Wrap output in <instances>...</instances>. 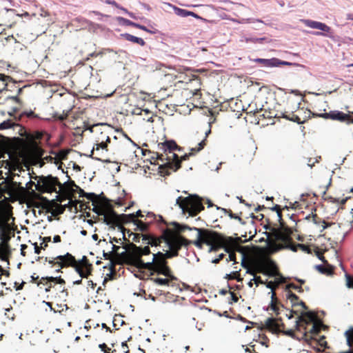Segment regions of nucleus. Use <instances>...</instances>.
I'll list each match as a JSON object with an SVG mask.
<instances>
[{
  "label": "nucleus",
  "instance_id": "e2e57ef3",
  "mask_svg": "<svg viewBox=\"0 0 353 353\" xmlns=\"http://www.w3.org/2000/svg\"><path fill=\"white\" fill-rule=\"evenodd\" d=\"M74 187L77 188L80 197H84L85 196L87 192H85L83 189L77 185Z\"/></svg>",
  "mask_w": 353,
  "mask_h": 353
},
{
  "label": "nucleus",
  "instance_id": "c03bdc74",
  "mask_svg": "<svg viewBox=\"0 0 353 353\" xmlns=\"http://www.w3.org/2000/svg\"><path fill=\"white\" fill-rule=\"evenodd\" d=\"M315 255L323 263H327V261L323 256V252L320 250L318 247H315L314 249Z\"/></svg>",
  "mask_w": 353,
  "mask_h": 353
},
{
  "label": "nucleus",
  "instance_id": "0e129e2a",
  "mask_svg": "<svg viewBox=\"0 0 353 353\" xmlns=\"http://www.w3.org/2000/svg\"><path fill=\"white\" fill-rule=\"evenodd\" d=\"M290 208L294 209V210L301 209V205H300L299 202H298V201H295L294 203H291Z\"/></svg>",
  "mask_w": 353,
  "mask_h": 353
},
{
  "label": "nucleus",
  "instance_id": "a18cd8bd",
  "mask_svg": "<svg viewBox=\"0 0 353 353\" xmlns=\"http://www.w3.org/2000/svg\"><path fill=\"white\" fill-rule=\"evenodd\" d=\"M46 303L47 305H48L50 307V310L53 311L54 313H56V312L61 313L63 310V307L66 306V305H57V306L58 307H57V309H56L55 307H52V303L46 302Z\"/></svg>",
  "mask_w": 353,
  "mask_h": 353
},
{
  "label": "nucleus",
  "instance_id": "412c9836",
  "mask_svg": "<svg viewBox=\"0 0 353 353\" xmlns=\"http://www.w3.org/2000/svg\"><path fill=\"white\" fill-rule=\"evenodd\" d=\"M81 201L79 200H73L72 199H69V201L67 204L61 205L56 203L54 201H52V206L55 208L54 212H52V214L54 216L61 214L65 212L67 208L72 209V208L74 207L77 208V204L79 203Z\"/></svg>",
  "mask_w": 353,
  "mask_h": 353
},
{
  "label": "nucleus",
  "instance_id": "c756f323",
  "mask_svg": "<svg viewBox=\"0 0 353 353\" xmlns=\"http://www.w3.org/2000/svg\"><path fill=\"white\" fill-rule=\"evenodd\" d=\"M256 61L265 67H277L278 59H257Z\"/></svg>",
  "mask_w": 353,
  "mask_h": 353
},
{
  "label": "nucleus",
  "instance_id": "37998d69",
  "mask_svg": "<svg viewBox=\"0 0 353 353\" xmlns=\"http://www.w3.org/2000/svg\"><path fill=\"white\" fill-rule=\"evenodd\" d=\"M254 268H256V273H261L265 275V274H268L265 272V268H267L266 263H258L254 265Z\"/></svg>",
  "mask_w": 353,
  "mask_h": 353
},
{
  "label": "nucleus",
  "instance_id": "ea45409f",
  "mask_svg": "<svg viewBox=\"0 0 353 353\" xmlns=\"http://www.w3.org/2000/svg\"><path fill=\"white\" fill-rule=\"evenodd\" d=\"M134 225H137V228L141 231V232H146L148 230V228H149V224L148 223H144L141 220H137L136 221V223H134Z\"/></svg>",
  "mask_w": 353,
  "mask_h": 353
},
{
  "label": "nucleus",
  "instance_id": "bf43d9fd",
  "mask_svg": "<svg viewBox=\"0 0 353 353\" xmlns=\"http://www.w3.org/2000/svg\"><path fill=\"white\" fill-rule=\"evenodd\" d=\"M253 280L256 286H259V285H260V284L265 285V283H266V282H265L263 280H262V279L260 276H255L254 277Z\"/></svg>",
  "mask_w": 353,
  "mask_h": 353
},
{
  "label": "nucleus",
  "instance_id": "1a4fd4ad",
  "mask_svg": "<svg viewBox=\"0 0 353 353\" xmlns=\"http://www.w3.org/2000/svg\"><path fill=\"white\" fill-rule=\"evenodd\" d=\"M34 179L37 181L35 188L41 194L57 192V187L61 185L58 177L51 174L36 176Z\"/></svg>",
  "mask_w": 353,
  "mask_h": 353
},
{
  "label": "nucleus",
  "instance_id": "a211bd4d",
  "mask_svg": "<svg viewBox=\"0 0 353 353\" xmlns=\"http://www.w3.org/2000/svg\"><path fill=\"white\" fill-rule=\"evenodd\" d=\"M68 185H71L72 186H76V183L74 181H70L68 182L64 183L63 184L61 183V186H58L59 190H57V193H59V195L56 196V200L57 201H59L60 203H62L66 199H72L73 194L75 192V190L73 188H68Z\"/></svg>",
  "mask_w": 353,
  "mask_h": 353
},
{
  "label": "nucleus",
  "instance_id": "f3484780",
  "mask_svg": "<svg viewBox=\"0 0 353 353\" xmlns=\"http://www.w3.org/2000/svg\"><path fill=\"white\" fill-rule=\"evenodd\" d=\"M92 270V265L86 256H83L81 260H76L75 271L81 278H88L91 274Z\"/></svg>",
  "mask_w": 353,
  "mask_h": 353
},
{
  "label": "nucleus",
  "instance_id": "3c124183",
  "mask_svg": "<svg viewBox=\"0 0 353 353\" xmlns=\"http://www.w3.org/2000/svg\"><path fill=\"white\" fill-rule=\"evenodd\" d=\"M50 281H52L54 285L59 283L64 285L65 283L64 279H63L61 276L59 277H53V276H49Z\"/></svg>",
  "mask_w": 353,
  "mask_h": 353
},
{
  "label": "nucleus",
  "instance_id": "473e14b6",
  "mask_svg": "<svg viewBox=\"0 0 353 353\" xmlns=\"http://www.w3.org/2000/svg\"><path fill=\"white\" fill-rule=\"evenodd\" d=\"M123 37L128 41H131L132 43H137L141 46H144L145 45V42L141 38L135 37L130 34H123Z\"/></svg>",
  "mask_w": 353,
  "mask_h": 353
},
{
  "label": "nucleus",
  "instance_id": "052dcab7",
  "mask_svg": "<svg viewBox=\"0 0 353 353\" xmlns=\"http://www.w3.org/2000/svg\"><path fill=\"white\" fill-rule=\"evenodd\" d=\"M230 278L232 279H236L238 281H240L242 280L240 278V273L238 271H235V272H232V274L230 275Z\"/></svg>",
  "mask_w": 353,
  "mask_h": 353
},
{
  "label": "nucleus",
  "instance_id": "5701e85b",
  "mask_svg": "<svg viewBox=\"0 0 353 353\" xmlns=\"http://www.w3.org/2000/svg\"><path fill=\"white\" fill-rule=\"evenodd\" d=\"M12 78L9 76H6L2 74H0V105L3 103V94L5 90L10 86V83H11V86L14 85V83L11 82Z\"/></svg>",
  "mask_w": 353,
  "mask_h": 353
},
{
  "label": "nucleus",
  "instance_id": "dca6fc26",
  "mask_svg": "<svg viewBox=\"0 0 353 353\" xmlns=\"http://www.w3.org/2000/svg\"><path fill=\"white\" fill-rule=\"evenodd\" d=\"M8 89L7 88L3 94L4 97L5 103L7 108L3 110V112H6L8 114L12 115V114L17 113L21 107V100L17 96H11L8 94Z\"/></svg>",
  "mask_w": 353,
  "mask_h": 353
},
{
  "label": "nucleus",
  "instance_id": "7ed1b4c3",
  "mask_svg": "<svg viewBox=\"0 0 353 353\" xmlns=\"http://www.w3.org/2000/svg\"><path fill=\"white\" fill-rule=\"evenodd\" d=\"M21 182L10 181L8 177L3 176L0 170V232L4 239H8V233L14 230L13 216V207L10 203L13 201L11 198L14 194V187L23 188Z\"/></svg>",
  "mask_w": 353,
  "mask_h": 353
},
{
  "label": "nucleus",
  "instance_id": "2f4dec72",
  "mask_svg": "<svg viewBox=\"0 0 353 353\" xmlns=\"http://www.w3.org/2000/svg\"><path fill=\"white\" fill-rule=\"evenodd\" d=\"M173 225H174V229H175V231H174L173 230H172L175 234H179V235H181V232H185L186 230H195L198 232V231L196 230V229H198L197 228H190L189 226L186 225H180L177 223H173Z\"/></svg>",
  "mask_w": 353,
  "mask_h": 353
},
{
  "label": "nucleus",
  "instance_id": "680f3d73",
  "mask_svg": "<svg viewBox=\"0 0 353 353\" xmlns=\"http://www.w3.org/2000/svg\"><path fill=\"white\" fill-rule=\"evenodd\" d=\"M319 162V159H312V158H309L308 160H307V165L310 168H312L316 163H318Z\"/></svg>",
  "mask_w": 353,
  "mask_h": 353
},
{
  "label": "nucleus",
  "instance_id": "b1692460",
  "mask_svg": "<svg viewBox=\"0 0 353 353\" xmlns=\"http://www.w3.org/2000/svg\"><path fill=\"white\" fill-rule=\"evenodd\" d=\"M303 23L307 27H310V28H314V29L321 30L325 32H329L331 30L330 27L327 26L325 23H323L319 22V21L307 19V20H304Z\"/></svg>",
  "mask_w": 353,
  "mask_h": 353
},
{
  "label": "nucleus",
  "instance_id": "774afa93",
  "mask_svg": "<svg viewBox=\"0 0 353 353\" xmlns=\"http://www.w3.org/2000/svg\"><path fill=\"white\" fill-rule=\"evenodd\" d=\"M272 210L276 211L277 214L281 213V211H282V209L280 205H275L274 207L271 208Z\"/></svg>",
  "mask_w": 353,
  "mask_h": 353
},
{
  "label": "nucleus",
  "instance_id": "de8ad7c7",
  "mask_svg": "<svg viewBox=\"0 0 353 353\" xmlns=\"http://www.w3.org/2000/svg\"><path fill=\"white\" fill-rule=\"evenodd\" d=\"M4 310H5V315L7 316V317L8 319H10L13 320L14 319V314H12V313L11 314V312L12 310V305H9L8 306L5 307Z\"/></svg>",
  "mask_w": 353,
  "mask_h": 353
},
{
  "label": "nucleus",
  "instance_id": "423d86ee",
  "mask_svg": "<svg viewBox=\"0 0 353 353\" xmlns=\"http://www.w3.org/2000/svg\"><path fill=\"white\" fill-rule=\"evenodd\" d=\"M290 233L289 234H285L280 231L277 232L276 234V240L279 242H269L268 245L270 252L274 253L281 250L289 249L294 252L301 250L305 253H312V249L310 245L294 243L292 238L290 236Z\"/></svg>",
  "mask_w": 353,
  "mask_h": 353
},
{
  "label": "nucleus",
  "instance_id": "2eb2a0df",
  "mask_svg": "<svg viewBox=\"0 0 353 353\" xmlns=\"http://www.w3.org/2000/svg\"><path fill=\"white\" fill-rule=\"evenodd\" d=\"M321 117L326 119L337 121L347 125L353 124V112L350 111L348 113H344L339 110H332L323 114Z\"/></svg>",
  "mask_w": 353,
  "mask_h": 353
},
{
  "label": "nucleus",
  "instance_id": "39448f33",
  "mask_svg": "<svg viewBox=\"0 0 353 353\" xmlns=\"http://www.w3.org/2000/svg\"><path fill=\"white\" fill-rule=\"evenodd\" d=\"M77 130H81L82 132L89 130L94 134V147L91 153L94 154V150H99L100 148L108 150V144L110 143L113 128L106 123H97L90 126L88 123L83 122L82 127H77Z\"/></svg>",
  "mask_w": 353,
  "mask_h": 353
},
{
  "label": "nucleus",
  "instance_id": "f8f14e48",
  "mask_svg": "<svg viewBox=\"0 0 353 353\" xmlns=\"http://www.w3.org/2000/svg\"><path fill=\"white\" fill-rule=\"evenodd\" d=\"M316 321V314L312 312H302L295 321L296 331L301 334V337L307 336V327Z\"/></svg>",
  "mask_w": 353,
  "mask_h": 353
},
{
  "label": "nucleus",
  "instance_id": "72a5a7b5",
  "mask_svg": "<svg viewBox=\"0 0 353 353\" xmlns=\"http://www.w3.org/2000/svg\"><path fill=\"white\" fill-rule=\"evenodd\" d=\"M285 297L288 300L290 301L292 307L298 306V303L299 302V297L294 293H293L292 291H288V292H285Z\"/></svg>",
  "mask_w": 353,
  "mask_h": 353
},
{
  "label": "nucleus",
  "instance_id": "6e6552de",
  "mask_svg": "<svg viewBox=\"0 0 353 353\" xmlns=\"http://www.w3.org/2000/svg\"><path fill=\"white\" fill-rule=\"evenodd\" d=\"M176 204L184 213L194 216L204 209L201 199L197 195H190L187 197L179 196Z\"/></svg>",
  "mask_w": 353,
  "mask_h": 353
},
{
  "label": "nucleus",
  "instance_id": "603ef678",
  "mask_svg": "<svg viewBox=\"0 0 353 353\" xmlns=\"http://www.w3.org/2000/svg\"><path fill=\"white\" fill-rule=\"evenodd\" d=\"M49 281H50L49 276L42 277L37 283V285L38 287L41 288V285L45 286L46 285H48V283H50Z\"/></svg>",
  "mask_w": 353,
  "mask_h": 353
},
{
  "label": "nucleus",
  "instance_id": "8fccbe9b",
  "mask_svg": "<svg viewBox=\"0 0 353 353\" xmlns=\"http://www.w3.org/2000/svg\"><path fill=\"white\" fill-rule=\"evenodd\" d=\"M326 199L330 201L332 203H340L341 205H344L345 203V202L347 201V199H343L340 200L339 199H336L332 196H328L327 199Z\"/></svg>",
  "mask_w": 353,
  "mask_h": 353
},
{
  "label": "nucleus",
  "instance_id": "4c0bfd02",
  "mask_svg": "<svg viewBox=\"0 0 353 353\" xmlns=\"http://www.w3.org/2000/svg\"><path fill=\"white\" fill-rule=\"evenodd\" d=\"M84 197H85L87 199H88L92 202V205H94L93 208H96V207H97V209L100 208L97 205L99 196L96 194L86 193V194Z\"/></svg>",
  "mask_w": 353,
  "mask_h": 353
},
{
  "label": "nucleus",
  "instance_id": "0eeeda50",
  "mask_svg": "<svg viewBox=\"0 0 353 353\" xmlns=\"http://www.w3.org/2000/svg\"><path fill=\"white\" fill-rule=\"evenodd\" d=\"M98 215H103V222L110 225V228L114 229L115 227H118L119 230L122 232V239L124 241H127L125 237V231L127 230L123 226V224L128 223L131 218V216H126L125 214H117V212L112 208H93L92 210Z\"/></svg>",
  "mask_w": 353,
  "mask_h": 353
},
{
  "label": "nucleus",
  "instance_id": "f704fd0d",
  "mask_svg": "<svg viewBox=\"0 0 353 353\" xmlns=\"http://www.w3.org/2000/svg\"><path fill=\"white\" fill-rule=\"evenodd\" d=\"M37 183H34V182L32 181H29L26 184V188L29 190H31V194H32L35 198H37V199H41V200H45L46 201H48L47 200L46 198L43 197V196H41L39 194L35 192V191L34 190H32V185H36Z\"/></svg>",
  "mask_w": 353,
  "mask_h": 353
},
{
  "label": "nucleus",
  "instance_id": "e433bc0d",
  "mask_svg": "<svg viewBox=\"0 0 353 353\" xmlns=\"http://www.w3.org/2000/svg\"><path fill=\"white\" fill-rule=\"evenodd\" d=\"M292 290H296L299 293H302L303 292V289L301 285H297L293 283L287 284L284 288L285 292H288V291H292Z\"/></svg>",
  "mask_w": 353,
  "mask_h": 353
},
{
  "label": "nucleus",
  "instance_id": "c9c22d12",
  "mask_svg": "<svg viewBox=\"0 0 353 353\" xmlns=\"http://www.w3.org/2000/svg\"><path fill=\"white\" fill-rule=\"evenodd\" d=\"M68 153L69 150H61L57 154L54 163L58 164L61 161L67 159Z\"/></svg>",
  "mask_w": 353,
  "mask_h": 353
},
{
  "label": "nucleus",
  "instance_id": "58836bf2",
  "mask_svg": "<svg viewBox=\"0 0 353 353\" xmlns=\"http://www.w3.org/2000/svg\"><path fill=\"white\" fill-rule=\"evenodd\" d=\"M127 231L128 233V237L130 238V237L132 236V241L134 242H137V243L140 242L141 239V241H143V236L148 234H140L138 233H133V232H130L129 230H128Z\"/></svg>",
  "mask_w": 353,
  "mask_h": 353
},
{
  "label": "nucleus",
  "instance_id": "5fc2aeb1",
  "mask_svg": "<svg viewBox=\"0 0 353 353\" xmlns=\"http://www.w3.org/2000/svg\"><path fill=\"white\" fill-rule=\"evenodd\" d=\"M68 116V112H65L63 111V113H62L61 114H58L57 113H55V114H54V116H53V117H54L56 119H57V120H59V121H64L65 119H67Z\"/></svg>",
  "mask_w": 353,
  "mask_h": 353
},
{
  "label": "nucleus",
  "instance_id": "aec40b11",
  "mask_svg": "<svg viewBox=\"0 0 353 353\" xmlns=\"http://www.w3.org/2000/svg\"><path fill=\"white\" fill-rule=\"evenodd\" d=\"M211 129L210 128L205 132V137L200 143H199L198 145L195 148H192L190 150V152L188 154H185L183 155L181 159L178 157V161H180V165H181V161H186L189 159L190 157L192 155H194L195 153L200 152L202 150L205 146L207 145V137L210 134Z\"/></svg>",
  "mask_w": 353,
  "mask_h": 353
},
{
  "label": "nucleus",
  "instance_id": "4d7b16f0",
  "mask_svg": "<svg viewBox=\"0 0 353 353\" xmlns=\"http://www.w3.org/2000/svg\"><path fill=\"white\" fill-rule=\"evenodd\" d=\"M13 123L11 121H3L0 124V130L8 129L12 126Z\"/></svg>",
  "mask_w": 353,
  "mask_h": 353
},
{
  "label": "nucleus",
  "instance_id": "09e8293b",
  "mask_svg": "<svg viewBox=\"0 0 353 353\" xmlns=\"http://www.w3.org/2000/svg\"><path fill=\"white\" fill-rule=\"evenodd\" d=\"M222 210L224 211L225 214H228V216L231 219H238L239 221H241V218L240 216H239L238 215L234 214L230 209L222 208Z\"/></svg>",
  "mask_w": 353,
  "mask_h": 353
},
{
  "label": "nucleus",
  "instance_id": "393cba45",
  "mask_svg": "<svg viewBox=\"0 0 353 353\" xmlns=\"http://www.w3.org/2000/svg\"><path fill=\"white\" fill-rule=\"evenodd\" d=\"M137 112H134V114L142 116L143 120L146 121L147 122L153 123L154 121V119L157 117L153 112L147 110V109H137Z\"/></svg>",
  "mask_w": 353,
  "mask_h": 353
},
{
  "label": "nucleus",
  "instance_id": "49530a36",
  "mask_svg": "<svg viewBox=\"0 0 353 353\" xmlns=\"http://www.w3.org/2000/svg\"><path fill=\"white\" fill-rule=\"evenodd\" d=\"M26 117L30 119H35L39 118V116L36 114L33 111L29 110V111H24L20 114L21 117Z\"/></svg>",
  "mask_w": 353,
  "mask_h": 353
},
{
  "label": "nucleus",
  "instance_id": "69168bd1",
  "mask_svg": "<svg viewBox=\"0 0 353 353\" xmlns=\"http://www.w3.org/2000/svg\"><path fill=\"white\" fill-rule=\"evenodd\" d=\"M277 63V67L280 66V65H292V63L290 62L281 61L279 59H278V63Z\"/></svg>",
  "mask_w": 353,
  "mask_h": 353
},
{
  "label": "nucleus",
  "instance_id": "f257e3e1",
  "mask_svg": "<svg viewBox=\"0 0 353 353\" xmlns=\"http://www.w3.org/2000/svg\"><path fill=\"white\" fill-rule=\"evenodd\" d=\"M193 241L166 228L159 236L154 234L143 236V243L147 244L146 246H137L133 243L125 244L123 246L125 251L121 256L127 264L148 270L150 275L156 273L174 279L167 260L178 256L181 248L188 249Z\"/></svg>",
  "mask_w": 353,
  "mask_h": 353
},
{
  "label": "nucleus",
  "instance_id": "864d4df0",
  "mask_svg": "<svg viewBox=\"0 0 353 353\" xmlns=\"http://www.w3.org/2000/svg\"><path fill=\"white\" fill-rule=\"evenodd\" d=\"M51 241L50 236H45L42 238V242L41 243V248L43 250H46L48 247V243Z\"/></svg>",
  "mask_w": 353,
  "mask_h": 353
},
{
  "label": "nucleus",
  "instance_id": "20e7f679",
  "mask_svg": "<svg viewBox=\"0 0 353 353\" xmlns=\"http://www.w3.org/2000/svg\"><path fill=\"white\" fill-rule=\"evenodd\" d=\"M158 151L150 152V158L154 160V163L160 160L166 167L173 171H176L181 168L180 161H178V155L174 152V150H180L181 148L176 143L173 141H165L159 143L157 145Z\"/></svg>",
  "mask_w": 353,
  "mask_h": 353
},
{
  "label": "nucleus",
  "instance_id": "9b49d317",
  "mask_svg": "<svg viewBox=\"0 0 353 353\" xmlns=\"http://www.w3.org/2000/svg\"><path fill=\"white\" fill-rule=\"evenodd\" d=\"M287 102L288 104L292 105V108H290V110H285L284 112L276 111L274 115H265V114H263V117L265 118H285L297 123H303V121L297 114H294V112L299 109V103L294 98L288 99Z\"/></svg>",
  "mask_w": 353,
  "mask_h": 353
},
{
  "label": "nucleus",
  "instance_id": "4468645a",
  "mask_svg": "<svg viewBox=\"0 0 353 353\" xmlns=\"http://www.w3.org/2000/svg\"><path fill=\"white\" fill-rule=\"evenodd\" d=\"M45 261H48L52 267L57 266L60 268L72 267L75 269L76 259L68 252L64 255H59L49 260L46 257Z\"/></svg>",
  "mask_w": 353,
  "mask_h": 353
},
{
  "label": "nucleus",
  "instance_id": "4be33fe9",
  "mask_svg": "<svg viewBox=\"0 0 353 353\" xmlns=\"http://www.w3.org/2000/svg\"><path fill=\"white\" fill-rule=\"evenodd\" d=\"M322 325H323L322 323L316 321L314 322L312 324L309 325L310 327V328L308 327H307V336L302 338L301 336H296L295 335L294 338H296L299 340L304 339L306 341L312 340V336H310L309 334H311V335L318 334L321 332Z\"/></svg>",
  "mask_w": 353,
  "mask_h": 353
},
{
  "label": "nucleus",
  "instance_id": "338daca9",
  "mask_svg": "<svg viewBox=\"0 0 353 353\" xmlns=\"http://www.w3.org/2000/svg\"><path fill=\"white\" fill-rule=\"evenodd\" d=\"M231 295V299L233 302L236 303L239 301V297L233 292H229Z\"/></svg>",
  "mask_w": 353,
  "mask_h": 353
},
{
  "label": "nucleus",
  "instance_id": "7c9ffc66",
  "mask_svg": "<svg viewBox=\"0 0 353 353\" xmlns=\"http://www.w3.org/2000/svg\"><path fill=\"white\" fill-rule=\"evenodd\" d=\"M241 265L246 269V273L249 274L252 276H256V268H254V265H250L248 263L245 261V255H243V260L241 262Z\"/></svg>",
  "mask_w": 353,
  "mask_h": 353
},
{
  "label": "nucleus",
  "instance_id": "ddd939ff",
  "mask_svg": "<svg viewBox=\"0 0 353 353\" xmlns=\"http://www.w3.org/2000/svg\"><path fill=\"white\" fill-rule=\"evenodd\" d=\"M263 326L265 329L273 333L283 332L287 336L292 338L295 337V331L293 330H285V325L282 322V319L281 318H268L264 321Z\"/></svg>",
  "mask_w": 353,
  "mask_h": 353
},
{
  "label": "nucleus",
  "instance_id": "9d476101",
  "mask_svg": "<svg viewBox=\"0 0 353 353\" xmlns=\"http://www.w3.org/2000/svg\"><path fill=\"white\" fill-rule=\"evenodd\" d=\"M276 278L274 281H267L265 283V286L267 288L271 290V302L270 304V309L275 313L276 315L279 314V305L283 306L279 300L277 299L276 295V290L279 288V286L287 282V279L284 277L282 274L276 276Z\"/></svg>",
  "mask_w": 353,
  "mask_h": 353
},
{
  "label": "nucleus",
  "instance_id": "cd10ccee",
  "mask_svg": "<svg viewBox=\"0 0 353 353\" xmlns=\"http://www.w3.org/2000/svg\"><path fill=\"white\" fill-rule=\"evenodd\" d=\"M150 280L152 281L154 283L159 285H165L168 286L170 284V282L172 281L177 280L176 277L174 276V279H171L170 276H166V278H150Z\"/></svg>",
  "mask_w": 353,
  "mask_h": 353
},
{
  "label": "nucleus",
  "instance_id": "13d9d810",
  "mask_svg": "<svg viewBox=\"0 0 353 353\" xmlns=\"http://www.w3.org/2000/svg\"><path fill=\"white\" fill-rule=\"evenodd\" d=\"M132 27H134V28H136L144 30V31H145L147 32L154 33V32H152V31L148 30L145 26H142V25L139 24V23H132Z\"/></svg>",
  "mask_w": 353,
  "mask_h": 353
},
{
  "label": "nucleus",
  "instance_id": "f03ea898",
  "mask_svg": "<svg viewBox=\"0 0 353 353\" xmlns=\"http://www.w3.org/2000/svg\"><path fill=\"white\" fill-rule=\"evenodd\" d=\"M198 231V238L193 241L197 248H201L203 244L210 246L211 251H218L223 248L229 254L228 261H236V252L244 254L245 247L241 243V237L233 238L208 229H196Z\"/></svg>",
  "mask_w": 353,
  "mask_h": 353
},
{
  "label": "nucleus",
  "instance_id": "79ce46f5",
  "mask_svg": "<svg viewBox=\"0 0 353 353\" xmlns=\"http://www.w3.org/2000/svg\"><path fill=\"white\" fill-rule=\"evenodd\" d=\"M126 216H131V218L130 219H129L130 221H128V223H136V221H137L138 219H137V217H143V215L142 214V212L139 210H138L135 214H126Z\"/></svg>",
  "mask_w": 353,
  "mask_h": 353
},
{
  "label": "nucleus",
  "instance_id": "a19ab883",
  "mask_svg": "<svg viewBox=\"0 0 353 353\" xmlns=\"http://www.w3.org/2000/svg\"><path fill=\"white\" fill-rule=\"evenodd\" d=\"M99 347L103 353H117L116 350H112V347H108L105 343L99 344Z\"/></svg>",
  "mask_w": 353,
  "mask_h": 353
},
{
  "label": "nucleus",
  "instance_id": "a878e982",
  "mask_svg": "<svg viewBox=\"0 0 353 353\" xmlns=\"http://www.w3.org/2000/svg\"><path fill=\"white\" fill-rule=\"evenodd\" d=\"M266 265L267 268H265V272L269 274H265V275L269 276H277L281 274L276 263L272 260L268 259Z\"/></svg>",
  "mask_w": 353,
  "mask_h": 353
},
{
  "label": "nucleus",
  "instance_id": "bb28decb",
  "mask_svg": "<svg viewBox=\"0 0 353 353\" xmlns=\"http://www.w3.org/2000/svg\"><path fill=\"white\" fill-rule=\"evenodd\" d=\"M173 10H174V12L176 15L182 17H193L194 18H199V17L194 12L188 11L184 9L179 8L175 6H172Z\"/></svg>",
  "mask_w": 353,
  "mask_h": 353
},
{
  "label": "nucleus",
  "instance_id": "6ab92c4d",
  "mask_svg": "<svg viewBox=\"0 0 353 353\" xmlns=\"http://www.w3.org/2000/svg\"><path fill=\"white\" fill-rule=\"evenodd\" d=\"M14 15L18 17H28L30 16V14L28 12H24L23 14H16V10L14 9H6V11L0 14V22L1 25L4 26L8 28H12L14 24H15L14 21H12L10 18L12 17Z\"/></svg>",
  "mask_w": 353,
  "mask_h": 353
},
{
  "label": "nucleus",
  "instance_id": "6e6d98bb",
  "mask_svg": "<svg viewBox=\"0 0 353 353\" xmlns=\"http://www.w3.org/2000/svg\"><path fill=\"white\" fill-rule=\"evenodd\" d=\"M346 285L348 288H353V277L347 274H345Z\"/></svg>",
  "mask_w": 353,
  "mask_h": 353
},
{
  "label": "nucleus",
  "instance_id": "c85d7f7f",
  "mask_svg": "<svg viewBox=\"0 0 353 353\" xmlns=\"http://www.w3.org/2000/svg\"><path fill=\"white\" fill-rule=\"evenodd\" d=\"M326 266L317 265L315 266L316 270L319 272L326 275H332L334 274V267L328 263H325Z\"/></svg>",
  "mask_w": 353,
  "mask_h": 353
}]
</instances>
